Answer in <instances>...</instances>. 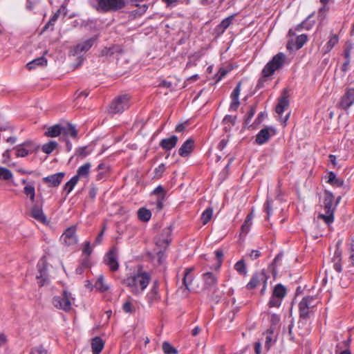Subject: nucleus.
<instances>
[{
	"mask_svg": "<svg viewBox=\"0 0 354 354\" xmlns=\"http://www.w3.org/2000/svg\"><path fill=\"white\" fill-rule=\"evenodd\" d=\"M150 280L151 276L149 273L146 272H139L136 274L124 279L123 283L129 288L132 294L138 295L142 294L146 289Z\"/></svg>",
	"mask_w": 354,
	"mask_h": 354,
	"instance_id": "f257e3e1",
	"label": "nucleus"
},
{
	"mask_svg": "<svg viewBox=\"0 0 354 354\" xmlns=\"http://www.w3.org/2000/svg\"><path fill=\"white\" fill-rule=\"evenodd\" d=\"M91 6L99 12H116L127 6L126 0H91Z\"/></svg>",
	"mask_w": 354,
	"mask_h": 354,
	"instance_id": "f03ea898",
	"label": "nucleus"
},
{
	"mask_svg": "<svg viewBox=\"0 0 354 354\" xmlns=\"http://www.w3.org/2000/svg\"><path fill=\"white\" fill-rule=\"evenodd\" d=\"M334 196L332 192L329 191L325 192L324 200V208L326 214H321L318 216L319 218H322L326 224H330L334 221V212L336 208L333 205Z\"/></svg>",
	"mask_w": 354,
	"mask_h": 354,
	"instance_id": "7ed1b4c3",
	"label": "nucleus"
},
{
	"mask_svg": "<svg viewBox=\"0 0 354 354\" xmlns=\"http://www.w3.org/2000/svg\"><path fill=\"white\" fill-rule=\"evenodd\" d=\"M286 57L285 54L283 53H279L275 55L263 68V76L268 77L273 75L275 71L281 68L283 66Z\"/></svg>",
	"mask_w": 354,
	"mask_h": 354,
	"instance_id": "20e7f679",
	"label": "nucleus"
},
{
	"mask_svg": "<svg viewBox=\"0 0 354 354\" xmlns=\"http://www.w3.org/2000/svg\"><path fill=\"white\" fill-rule=\"evenodd\" d=\"M129 96L122 95L112 100L109 106V113L112 115L121 113L129 107Z\"/></svg>",
	"mask_w": 354,
	"mask_h": 354,
	"instance_id": "39448f33",
	"label": "nucleus"
},
{
	"mask_svg": "<svg viewBox=\"0 0 354 354\" xmlns=\"http://www.w3.org/2000/svg\"><path fill=\"white\" fill-rule=\"evenodd\" d=\"M72 300L73 299L71 297V294L64 290L61 295L53 297V304L55 308L67 312L71 308Z\"/></svg>",
	"mask_w": 354,
	"mask_h": 354,
	"instance_id": "423d86ee",
	"label": "nucleus"
},
{
	"mask_svg": "<svg viewBox=\"0 0 354 354\" xmlns=\"http://www.w3.org/2000/svg\"><path fill=\"white\" fill-rule=\"evenodd\" d=\"M315 306V298L313 297L308 296L304 297L299 304L300 317L304 319L309 318Z\"/></svg>",
	"mask_w": 354,
	"mask_h": 354,
	"instance_id": "0eeeda50",
	"label": "nucleus"
},
{
	"mask_svg": "<svg viewBox=\"0 0 354 354\" xmlns=\"http://www.w3.org/2000/svg\"><path fill=\"white\" fill-rule=\"evenodd\" d=\"M354 104V88H346L345 93L341 97L337 106L342 109L347 110Z\"/></svg>",
	"mask_w": 354,
	"mask_h": 354,
	"instance_id": "6e6552de",
	"label": "nucleus"
},
{
	"mask_svg": "<svg viewBox=\"0 0 354 354\" xmlns=\"http://www.w3.org/2000/svg\"><path fill=\"white\" fill-rule=\"evenodd\" d=\"M118 257V249L115 247H113L104 257V262L112 272L118 270L119 268Z\"/></svg>",
	"mask_w": 354,
	"mask_h": 354,
	"instance_id": "1a4fd4ad",
	"label": "nucleus"
},
{
	"mask_svg": "<svg viewBox=\"0 0 354 354\" xmlns=\"http://www.w3.org/2000/svg\"><path fill=\"white\" fill-rule=\"evenodd\" d=\"M268 276L266 274L264 270L254 273L250 281L246 285V288L248 290H252L263 283H267Z\"/></svg>",
	"mask_w": 354,
	"mask_h": 354,
	"instance_id": "9d476101",
	"label": "nucleus"
},
{
	"mask_svg": "<svg viewBox=\"0 0 354 354\" xmlns=\"http://www.w3.org/2000/svg\"><path fill=\"white\" fill-rule=\"evenodd\" d=\"M62 241L66 245H73L77 243V236L76 235V227H68L61 236Z\"/></svg>",
	"mask_w": 354,
	"mask_h": 354,
	"instance_id": "9b49d317",
	"label": "nucleus"
},
{
	"mask_svg": "<svg viewBox=\"0 0 354 354\" xmlns=\"http://www.w3.org/2000/svg\"><path fill=\"white\" fill-rule=\"evenodd\" d=\"M37 269L39 272V275L37 276L38 283L39 286H43L47 284L48 282V277L47 274V263L44 259V257L40 259L37 263Z\"/></svg>",
	"mask_w": 354,
	"mask_h": 354,
	"instance_id": "f8f14e48",
	"label": "nucleus"
},
{
	"mask_svg": "<svg viewBox=\"0 0 354 354\" xmlns=\"http://www.w3.org/2000/svg\"><path fill=\"white\" fill-rule=\"evenodd\" d=\"M15 149L17 151L16 156L17 157H26L29 153H32L35 151V146L32 142L26 141L17 145Z\"/></svg>",
	"mask_w": 354,
	"mask_h": 354,
	"instance_id": "ddd939ff",
	"label": "nucleus"
},
{
	"mask_svg": "<svg viewBox=\"0 0 354 354\" xmlns=\"http://www.w3.org/2000/svg\"><path fill=\"white\" fill-rule=\"evenodd\" d=\"M65 176L64 172H58L43 178L44 183H46L49 187H58L62 182Z\"/></svg>",
	"mask_w": 354,
	"mask_h": 354,
	"instance_id": "4468645a",
	"label": "nucleus"
},
{
	"mask_svg": "<svg viewBox=\"0 0 354 354\" xmlns=\"http://www.w3.org/2000/svg\"><path fill=\"white\" fill-rule=\"evenodd\" d=\"M203 280L204 281V289H214L217 284V278L212 272H206L203 274Z\"/></svg>",
	"mask_w": 354,
	"mask_h": 354,
	"instance_id": "2eb2a0df",
	"label": "nucleus"
},
{
	"mask_svg": "<svg viewBox=\"0 0 354 354\" xmlns=\"http://www.w3.org/2000/svg\"><path fill=\"white\" fill-rule=\"evenodd\" d=\"M194 148V140L192 138L187 139L178 149V154L182 157L189 155Z\"/></svg>",
	"mask_w": 354,
	"mask_h": 354,
	"instance_id": "dca6fc26",
	"label": "nucleus"
},
{
	"mask_svg": "<svg viewBox=\"0 0 354 354\" xmlns=\"http://www.w3.org/2000/svg\"><path fill=\"white\" fill-rule=\"evenodd\" d=\"M94 39L90 38L78 44L74 48L73 55H77L83 52L88 51L94 44Z\"/></svg>",
	"mask_w": 354,
	"mask_h": 354,
	"instance_id": "f3484780",
	"label": "nucleus"
},
{
	"mask_svg": "<svg viewBox=\"0 0 354 354\" xmlns=\"http://www.w3.org/2000/svg\"><path fill=\"white\" fill-rule=\"evenodd\" d=\"M178 140V137L173 135L169 138L162 139L159 145L163 149L170 151L176 147Z\"/></svg>",
	"mask_w": 354,
	"mask_h": 354,
	"instance_id": "a211bd4d",
	"label": "nucleus"
},
{
	"mask_svg": "<svg viewBox=\"0 0 354 354\" xmlns=\"http://www.w3.org/2000/svg\"><path fill=\"white\" fill-rule=\"evenodd\" d=\"M31 216L37 221L45 223L46 222V216L43 212L42 205H34L31 209Z\"/></svg>",
	"mask_w": 354,
	"mask_h": 354,
	"instance_id": "6ab92c4d",
	"label": "nucleus"
},
{
	"mask_svg": "<svg viewBox=\"0 0 354 354\" xmlns=\"http://www.w3.org/2000/svg\"><path fill=\"white\" fill-rule=\"evenodd\" d=\"M234 16L235 15H232L225 18L218 26H216L215 32L218 35H222L230 26V24L232 23Z\"/></svg>",
	"mask_w": 354,
	"mask_h": 354,
	"instance_id": "aec40b11",
	"label": "nucleus"
},
{
	"mask_svg": "<svg viewBox=\"0 0 354 354\" xmlns=\"http://www.w3.org/2000/svg\"><path fill=\"white\" fill-rule=\"evenodd\" d=\"M192 268H187L184 273L183 283L185 288H181V289L183 290V293L185 297L188 296L189 295V285L193 280V277L190 275V273L192 272Z\"/></svg>",
	"mask_w": 354,
	"mask_h": 354,
	"instance_id": "412c9836",
	"label": "nucleus"
},
{
	"mask_svg": "<svg viewBox=\"0 0 354 354\" xmlns=\"http://www.w3.org/2000/svg\"><path fill=\"white\" fill-rule=\"evenodd\" d=\"M314 15L315 12L309 15L304 21L295 26V30L301 31L303 28L307 30L311 29L315 23V20L310 21V19L313 17Z\"/></svg>",
	"mask_w": 354,
	"mask_h": 354,
	"instance_id": "4be33fe9",
	"label": "nucleus"
},
{
	"mask_svg": "<svg viewBox=\"0 0 354 354\" xmlns=\"http://www.w3.org/2000/svg\"><path fill=\"white\" fill-rule=\"evenodd\" d=\"M270 138V133L268 128L262 129L256 136L255 142L259 145H263Z\"/></svg>",
	"mask_w": 354,
	"mask_h": 354,
	"instance_id": "5701e85b",
	"label": "nucleus"
},
{
	"mask_svg": "<svg viewBox=\"0 0 354 354\" xmlns=\"http://www.w3.org/2000/svg\"><path fill=\"white\" fill-rule=\"evenodd\" d=\"M289 106V101L288 96L285 93L279 99L277 105L275 108V111L279 115H281L285 109Z\"/></svg>",
	"mask_w": 354,
	"mask_h": 354,
	"instance_id": "b1692460",
	"label": "nucleus"
},
{
	"mask_svg": "<svg viewBox=\"0 0 354 354\" xmlns=\"http://www.w3.org/2000/svg\"><path fill=\"white\" fill-rule=\"evenodd\" d=\"M62 135L65 138L70 136L75 138L77 135V131L74 125L69 123L66 126H62Z\"/></svg>",
	"mask_w": 354,
	"mask_h": 354,
	"instance_id": "393cba45",
	"label": "nucleus"
},
{
	"mask_svg": "<svg viewBox=\"0 0 354 354\" xmlns=\"http://www.w3.org/2000/svg\"><path fill=\"white\" fill-rule=\"evenodd\" d=\"M91 348L93 354H100L104 348V342L100 337H95L91 342Z\"/></svg>",
	"mask_w": 354,
	"mask_h": 354,
	"instance_id": "a878e982",
	"label": "nucleus"
},
{
	"mask_svg": "<svg viewBox=\"0 0 354 354\" xmlns=\"http://www.w3.org/2000/svg\"><path fill=\"white\" fill-rule=\"evenodd\" d=\"M47 64V59L44 56L36 58L26 64L28 70L35 69L37 66H43Z\"/></svg>",
	"mask_w": 354,
	"mask_h": 354,
	"instance_id": "bb28decb",
	"label": "nucleus"
},
{
	"mask_svg": "<svg viewBox=\"0 0 354 354\" xmlns=\"http://www.w3.org/2000/svg\"><path fill=\"white\" fill-rule=\"evenodd\" d=\"M274 331L272 330H267L265 333L266 335V342H265V348L267 350H269L270 347L273 345V344L277 341V337L274 335Z\"/></svg>",
	"mask_w": 354,
	"mask_h": 354,
	"instance_id": "cd10ccee",
	"label": "nucleus"
},
{
	"mask_svg": "<svg viewBox=\"0 0 354 354\" xmlns=\"http://www.w3.org/2000/svg\"><path fill=\"white\" fill-rule=\"evenodd\" d=\"M164 233L167 235V237H164L161 239L160 237L157 238L156 244L157 246L160 248H166L170 243L171 239H168L167 236H169L171 233L170 229L165 228L163 230Z\"/></svg>",
	"mask_w": 354,
	"mask_h": 354,
	"instance_id": "c85d7f7f",
	"label": "nucleus"
},
{
	"mask_svg": "<svg viewBox=\"0 0 354 354\" xmlns=\"http://www.w3.org/2000/svg\"><path fill=\"white\" fill-rule=\"evenodd\" d=\"M62 126L60 124H55L53 126L50 127L48 129V131L45 133V135L48 137H57L59 135H62Z\"/></svg>",
	"mask_w": 354,
	"mask_h": 354,
	"instance_id": "c756f323",
	"label": "nucleus"
},
{
	"mask_svg": "<svg viewBox=\"0 0 354 354\" xmlns=\"http://www.w3.org/2000/svg\"><path fill=\"white\" fill-rule=\"evenodd\" d=\"M327 183L337 187H340L344 185V180L341 178H337L333 171H330L328 173Z\"/></svg>",
	"mask_w": 354,
	"mask_h": 354,
	"instance_id": "7c9ffc66",
	"label": "nucleus"
},
{
	"mask_svg": "<svg viewBox=\"0 0 354 354\" xmlns=\"http://www.w3.org/2000/svg\"><path fill=\"white\" fill-rule=\"evenodd\" d=\"M147 300L149 306H152L154 303L158 302L160 299L158 290H150L146 296Z\"/></svg>",
	"mask_w": 354,
	"mask_h": 354,
	"instance_id": "2f4dec72",
	"label": "nucleus"
},
{
	"mask_svg": "<svg viewBox=\"0 0 354 354\" xmlns=\"http://www.w3.org/2000/svg\"><path fill=\"white\" fill-rule=\"evenodd\" d=\"M91 168V163L86 162L84 165L80 167L77 170V174L75 176H77L78 179L82 177H87L89 174Z\"/></svg>",
	"mask_w": 354,
	"mask_h": 354,
	"instance_id": "473e14b6",
	"label": "nucleus"
},
{
	"mask_svg": "<svg viewBox=\"0 0 354 354\" xmlns=\"http://www.w3.org/2000/svg\"><path fill=\"white\" fill-rule=\"evenodd\" d=\"M338 37L336 35H333L330 37L328 41L324 47V54L329 53L331 49L337 44L338 42Z\"/></svg>",
	"mask_w": 354,
	"mask_h": 354,
	"instance_id": "72a5a7b5",
	"label": "nucleus"
},
{
	"mask_svg": "<svg viewBox=\"0 0 354 354\" xmlns=\"http://www.w3.org/2000/svg\"><path fill=\"white\" fill-rule=\"evenodd\" d=\"M138 217L141 221L147 222L150 220L151 217V213L150 210L142 207L138 211Z\"/></svg>",
	"mask_w": 354,
	"mask_h": 354,
	"instance_id": "f704fd0d",
	"label": "nucleus"
},
{
	"mask_svg": "<svg viewBox=\"0 0 354 354\" xmlns=\"http://www.w3.org/2000/svg\"><path fill=\"white\" fill-rule=\"evenodd\" d=\"M272 295L276 297L283 298L286 295V288L282 284L279 283L274 288Z\"/></svg>",
	"mask_w": 354,
	"mask_h": 354,
	"instance_id": "c9c22d12",
	"label": "nucleus"
},
{
	"mask_svg": "<svg viewBox=\"0 0 354 354\" xmlns=\"http://www.w3.org/2000/svg\"><path fill=\"white\" fill-rule=\"evenodd\" d=\"M24 193L29 198L31 202L35 200V188L33 185H26L24 188Z\"/></svg>",
	"mask_w": 354,
	"mask_h": 354,
	"instance_id": "e433bc0d",
	"label": "nucleus"
},
{
	"mask_svg": "<svg viewBox=\"0 0 354 354\" xmlns=\"http://www.w3.org/2000/svg\"><path fill=\"white\" fill-rule=\"evenodd\" d=\"M254 217L253 212H250L245 218V220L243 223V224L241 226V232L242 233L247 234L249 230L250 227L252 225V220Z\"/></svg>",
	"mask_w": 354,
	"mask_h": 354,
	"instance_id": "4c0bfd02",
	"label": "nucleus"
},
{
	"mask_svg": "<svg viewBox=\"0 0 354 354\" xmlns=\"http://www.w3.org/2000/svg\"><path fill=\"white\" fill-rule=\"evenodd\" d=\"M79 179L77 176H73L69 181H68L64 187V191H66V194H68L71 192V191L73 189L74 187L77 185L78 183Z\"/></svg>",
	"mask_w": 354,
	"mask_h": 354,
	"instance_id": "58836bf2",
	"label": "nucleus"
},
{
	"mask_svg": "<svg viewBox=\"0 0 354 354\" xmlns=\"http://www.w3.org/2000/svg\"><path fill=\"white\" fill-rule=\"evenodd\" d=\"M120 47L118 46H113L109 48H104L101 51L102 56L111 57L115 53L120 52Z\"/></svg>",
	"mask_w": 354,
	"mask_h": 354,
	"instance_id": "ea45409f",
	"label": "nucleus"
},
{
	"mask_svg": "<svg viewBox=\"0 0 354 354\" xmlns=\"http://www.w3.org/2000/svg\"><path fill=\"white\" fill-rule=\"evenodd\" d=\"M57 142L52 140L44 144L41 147V150L44 153L50 154L57 147Z\"/></svg>",
	"mask_w": 354,
	"mask_h": 354,
	"instance_id": "a19ab883",
	"label": "nucleus"
},
{
	"mask_svg": "<svg viewBox=\"0 0 354 354\" xmlns=\"http://www.w3.org/2000/svg\"><path fill=\"white\" fill-rule=\"evenodd\" d=\"M270 326L268 330H275L280 324L279 316L277 314H272L270 317Z\"/></svg>",
	"mask_w": 354,
	"mask_h": 354,
	"instance_id": "79ce46f5",
	"label": "nucleus"
},
{
	"mask_svg": "<svg viewBox=\"0 0 354 354\" xmlns=\"http://www.w3.org/2000/svg\"><path fill=\"white\" fill-rule=\"evenodd\" d=\"M213 215V209L212 207L207 208L202 214L201 219L202 223L205 225L207 224L212 218Z\"/></svg>",
	"mask_w": 354,
	"mask_h": 354,
	"instance_id": "37998d69",
	"label": "nucleus"
},
{
	"mask_svg": "<svg viewBox=\"0 0 354 354\" xmlns=\"http://www.w3.org/2000/svg\"><path fill=\"white\" fill-rule=\"evenodd\" d=\"M94 286L97 290H98L100 292L106 291L109 288V287L106 285H105V283H104V277L102 275H100L97 278V281L95 283Z\"/></svg>",
	"mask_w": 354,
	"mask_h": 354,
	"instance_id": "c03bdc74",
	"label": "nucleus"
},
{
	"mask_svg": "<svg viewBox=\"0 0 354 354\" xmlns=\"http://www.w3.org/2000/svg\"><path fill=\"white\" fill-rule=\"evenodd\" d=\"M234 269L241 275L247 274V269L244 260L241 259L237 261L234 265Z\"/></svg>",
	"mask_w": 354,
	"mask_h": 354,
	"instance_id": "a18cd8bd",
	"label": "nucleus"
},
{
	"mask_svg": "<svg viewBox=\"0 0 354 354\" xmlns=\"http://www.w3.org/2000/svg\"><path fill=\"white\" fill-rule=\"evenodd\" d=\"M308 36L306 34L299 35L295 41V48L300 49L307 41Z\"/></svg>",
	"mask_w": 354,
	"mask_h": 354,
	"instance_id": "49530a36",
	"label": "nucleus"
},
{
	"mask_svg": "<svg viewBox=\"0 0 354 354\" xmlns=\"http://www.w3.org/2000/svg\"><path fill=\"white\" fill-rule=\"evenodd\" d=\"M162 350L165 354H177L178 351L173 347L170 343L164 342L162 344Z\"/></svg>",
	"mask_w": 354,
	"mask_h": 354,
	"instance_id": "de8ad7c7",
	"label": "nucleus"
},
{
	"mask_svg": "<svg viewBox=\"0 0 354 354\" xmlns=\"http://www.w3.org/2000/svg\"><path fill=\"white\" fill-rule=\"evenodd\" d=\"M136 6H138V8L136 10H133L131 12V15H133L135 17L142 15L148 9L147 4H143L142 6L136 4Z\"/></svg>",
	"mask_w": 354,
	"mask_h": 354,
	"instance_id": "09e8293b",
	"label": "nucleus"
},
{
	"mask_svg": "<svg viewBox=\"0 0 354 354\" xmlns=\"http://www.w3.org/2000/svg\"><path fill=\"white\" fill-rule=\"evenodd\" d=\"M282 298H280V297H274V295H272L271 296L270 299V301L268 302V306L270 308H272V307H276V308H278L281 306V301H282Z\"/></svg>",
	"mask_w": 354,
	"mask_h": 354,
	"instance_id": "8fccbe9b",
	"label": "nucleus"
},
{
	"mask_svg": "<svg viewBox=\"0 0 354 354\" xmlns=\"http://www.w3.org/2000/svg\"><path fill=\"white\" fill-rule=\"evenodd\" d=\"M256 109H257L256 104H254L250 107V110L248 112L247 116L245 119V122H244L245 126H247L250 124L251 119L252 118V117L254 116V115L256 113Z\"/></svg>",
	"mask_w": 354,
	"mask_h": 354,
	"instance_id": "3c124183",
	"label": "nucleus"
},
{
	"mask_svg": "<svg viewBox=\"0 0 354 354\" xmlns=\"http://www.w3.org/2000/svg\"><path fill=\"white\" fill-rule=\"evenodd\" d=\"M12 177V172L9 169L5 167H0V179L9 180Z\"/></svg>",
	"mask_w": 354,
	"mask_h": 354,
	"instance_id": "603ef678",
	"label": "nucleus"
},
{
	"mask_svg": "<svg viewBox=\"0 0 354 354\" xmlns=\"http://www.w3.org/2000/svg\"><path fill=\"white\" fill-rule=\"evenodd\" d=\"M91 153V151L88 150V147H82L76 149L75 155L82 158H85Z\"/></svg>",
	"mask_w": 354,
	"mask_h": 354,
	"instance_id": "864d4df0",
	"label": "nucleus"
},
{
	"mask_svg": "<svg viewBox=\"0 0 354 354\" xmlns=\"http://www.w3.org/2000/svg\"><path fill=\"white\" fill-rule=\"evenodd\" d=\"M122 309L127 313H132L135 311V308L133 307L132 303L129 301H127L124 303Z\"/></svg>",
	"mask_w": 354,
	"mask_h": 354,
	"instance_id": "5fc2aeb1",
	"label": "nucleus"
},
{
	"mask_svg": "<svg viewBox=\"0 0 354 354\" xmlns=\"http://www.w3.org/2000/svg\"><path fill=\"white\" fill-rule=\"evenodd\" d=\"M165 165L162 163L154 169L155 177L160 178L165 171Z\"/></svg>",
	"mask_w": 354,
	"mask_h": 354,
	"instance_id": "6e6d98bb",
	"label": "nucleus"
},
{
	"mask_svg": "<svg viewBox=\"0 0 354 354\" xmlns=\"http://www.w3.org/2000/svg\"><path fill=\"white\" fill-rule=\"evenodd\" d=\"M30 354H47L42 346H37L31 349Z\"/></svg>",
	"mask_w": 354,
	"mask_h": 354,
	"instance_id": "4d7b16f0",
	"label": "nucleus"
},
{
	"mask_svg": "<svg viewBox=\"0 0 354 354\" xmlns=\"http://www.w3.org/2000/svg\"><path fill=\"white\" fill-rule=\"evenodd\" d=\"M236 119V115L233 116V115H227L224 117V118L223 120V123L224 124L230 123L232 125H234L235 124Z\"/></svg>",
	"mask_w": 354,
	"mask_h": 354,
	"instance_id": "13d9d810",
	"label": "nucleus"
},
{
	"mask_svg": "<svg viewBox=\"0 0 354 354\" xmlns=\"http://www.w3.org/2000/svg\"><path fill=\"white\" fill-rule=\"evenodd\" d=\"M241 91V82L238 83L236 86L233 90L231 93V98H239Z\"/></svg>",
	"mask_w": 354,
	"mask_h": 354,
	"instance_id": "bf43d9fd",
	"label": "nucleus"
},
{
	"mask_svg": "<svg viewBox=\"0 0 354 354\" xmlns=\"http://www.w3.org/2000/svg\"><path fill=\"white\" fill-rule=\"evenodd\" d=\"M153 193L158 195V198L162 196L165 197V191L161 185H159L153 190Z\"/></svg>",
	"mask_w": 354,
	"mask_h": 354,
	"instance_id": "052dcab7",
	"label": "nucleus"
},
{
	"mask_svg": "<svg viewBox=\"0 0 354 354\" xmlns=\"http://www.w3.org/2000/svg\"><path fill=\"white\" fill-rule=\"evenodd\" d=\"M231 99H232V101H231L230 106V110L236 111L240 104L239 98H231Z\"/></svg>",
	"mask_w": 354,
	"mask_h": 354,
	"instance_id": "680f3d73",
	"label": "nucleus"
},
{
	"mask_svg": "<svg viewBox=\"0 0 354 354\" xmlns=\"http://www.w3.org/2000/svg\"><path fill=\"white\" fill-rule=\"evenodd\" d=\"M227 73V70L225 68H220L218 73L216 75V82L220 81Z\"/></svg>",
	"mask_w": 354,
	"mask_h": 354,
	"instance_id": "e2e57ef3",
	"label": "nucleus"
},
{
	"mask_svg": "<svg viewBox=\"0 0 354 354\" xmlns=\"http://www.w3.org/2000/svg\"><path fill=\"white\" fill-rule=\"evenodd\" d=\"M92 252L91 244L89 241L85 242L84 247L83 248V253L89 256Z\"/></svg>",
	"mask_w": 354,
	"mask_h": 354,
	"instance_id": "0e129e2a",
	"label": "nucleus"
},
{
	"mask_svg": "<svg viewBox=\"0 0 354 354\" xmlns=\"http://www.w3.org/2000/svg\"><path fill=\"white\" fill-rule=\"evenodd\" d=\"M105 229H106V225H104L102 227V231L100 232V233L98 234V236L95 239V245H98L102 242Z\"/></svg>",
	"mask_w": 354,
	"mask_h": 354,
	"instance_id": "69168bd1",
	"label": "nucleus"
},
{
	"mask_svg": "<svg viewBox=\"0 0 354 354\" xmlns=\"http://www.w3.org/2000/svg\"><path fill=\"white\" fill-rule=\"evenodd\" d=\"M260 255H261V252L259 250H253L249 254V257L252 260L257 259L258 257H260Z\"/></svg>",
	"mask_w": 354,
	"mask_h": 354,
	"instance_id": "338daca9",
	"label": "nucleus"
},
{
	"mask_svg": "<svg viewBox=\"0 0 354 354\" xmlns=\"http://www.w3.org/2000/svg\"><path fill=\"white\" fill-rule=\"evenodd\" d=\"M261 344L259 342H256L254 344V352L255 354H261Z\"/></svg>",
	"mask_w": 354,
	"mask_h": 354,
	"instance_id": "774afa93",
	"label": "nucleus"
}]
</instances>
